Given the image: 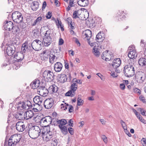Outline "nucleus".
Masks as SVG:
<instances>
[{"instance_id": "nucleus-1", "label": "nucleus", "mask_w": 146, "mask_h": 146, "mask_svg": "<svg viewBox=\"0 0 146 146\" xmlns=\"http://www.w3.org/2000/svg\"><path fill=\"white\" fill-rule=\"evenodd\" d=\"M135 70L134 64L129 63L125 65L124 68L123 73L125 76L127 77L133 76L135 74Z\"/></svg>"}, {"instance_id": "nucleus-2", "label": "nucleus", "mask_w": 146, "mask_h": 146, "mask_svg": "<svg viewBox=\"0 0 146 146\" xmlns=\"http://www.w3.org/2000/svg\"><path fill=\"white\" fill-rule=\"evenodd\" d=\"M40 128L38 126H35L32 127L29 129V135L31 138L35 139L40 135Z\"/></svg>"}, {"instance_id": "nucleus-3", "label": "nucleus", "mask_w": 146, "mask_h": 146, "mask_svg": "<svg viewBox=\"0 0 146 146\" xmlns=\"http://www.w3.org/2000/svg\"><path fill=\"white\" fill-rule=\"evenodd\" d=\"M12 18L14 22L19 23L22 22L23 17L21 13L18 11L13 12L12 15Z\"/></svg>"}, {"instance_id": "nucleus-4", "label": "nucleus", "mask_w": 146, "mask_h": 146, "mask_svg": "<svg viewBox=\"0 0 146 146\" xmlns=\"http://www.w3.org/2000/svg\"><path fill=\"white\" fill-rule=\"evenodd\" d=\"M78 88V85L75 82L73 83L70 87V90L65 94V96L72 97L76 94L75 92Z\"/></svg>"}, {"instance_id": "nucleus-5", "label": "nucleus", "mask_w": 146, "mask_h": 146, "mask_svg": "<svg viewBox=\"0 0 146 146\" xmlns=\"http://www.w3.org/2000/svg\"><path fill=\"white\" fill-rule=\"evenodd\" d=\"M54 74L50 70H45L43 73V77L44 79L47 82L52 81L54 79Z\"/></svg>"}, {"instance_id": "nucleus-6", "label": "nucleus", "mask_w": 146, "mask_h": 146, "mask_svg": "<svg viewBox=\"0 0 146 146\" xmlns=\"http://www.w3.org/2000/svg\"><path fill=\"white\" fill-rule=\"evenodd\" d=\"M51 35L50 30H49L46 31L43 39L44 44L45 46H48L51 44L52 40V38L50 36Z\"/></svg>"}, {"instance_id": "nucleus-7", "label": "nucleus", "mask_w": 146, "mask_h": 146, "mask_svg": "<svg viewBox=\"0 0 146 146\" xmlns=\"http://www.w3.org/2000/svg\"><path fill=\"white\" fill-rule=\"evenodd\" d=\"M145 78V74L143 72H139L135 75V80L137 83L143 84Z\"/></svg>"}, {"instance_id": "nucleus-8", "label": "nucleus", "mask_w": 146, "mask_h": 146, "mask_svg": "<svg viewBox=\"0 0 146 146\" xmlns=\"http://www.w3.org/2000/svg\"><path fill=\"white\" fill-rule=\"evenodd\" d=\"M52 118L49 116H46L42 118L40 121V124L44 127L49 126L52 121Z\"/></svg>"}, {"instance_id": "nucleus-9", "label": "nucleus", "mask_w": 146, "mask_h": 146, "mask_svg": "<svg viewBox=\"0 0 146 146\" xmlns=\"http://www.w3.org/2000/svg\"><path fill=\"white\" fill-rule=\"evenodd\" d=\"M42 42L38 39H36L32 42L31 44V46L35 50L38 51L42 48Z\"/></svg>"}, {"instance_id": "nucleus-10", "label": "nucleus", "mask_w": 146, "mask_h": 146, "mask_svg": "<svg viewBox=\"0 0 146 146\" xmlns=\"http://www.w3.org/2000/svg\"><path fill=\"white\" fill-rule=\"evenodd\" d=\"M53 103L54 101L51 98L46 99L44 102V107L47 109H50L53 106Z\"/></svg>"}, {"instance_id": "nucleus-11", "label": "nucleus", "mask_w": 146, "mask_h": 146, "mask_svg": "<svg viewBox=\"0 0 146 146\" xmlns=\"http://www.w3.org/2000/svg\"><path fill=\"white\" fill-rule=\"evenodd\" d=\"M38 92H39V94L42 96H46L48 93V89H47L44 86H43L39 87L38 89Z\"/></svg>"}, {"instance_id": "nucleus-12", "label": "nucleus", "mask_w": 146, "mask_h": 146, "mask_svg": "<svg viewBox=\"0 0 146 146\" xmlns=\"http://www.w3.org/2000/svg\"><path fill=\"white\" fill-rule=\"evenodd\" d=\"M16 127L17 130L19 132H23L25 128L24 123L21 121H18L16 123Z\"/></svg>"}, {"instance_id": "nucleus-13", "label": "nucleus", "mask_w": 146, "mask_h": 146, "mask_svg": "<svg viewBox=\"0 0 146 146\" xmlns=\"http://www.w3.org/2000/svg\"><path fill=\"white\" fill-rule=\"evenodd\" d=\"M4 23V27L6 30L10 31L13 28V25L11 21H6Z\"/></svg>"}, {"instance_id": "nucleus-14", "label": "nucleus", "mask_w": 146, "mask_h": 146, "mask_svg": "<svg viewBox=\"0 0 146 146\" xmlns=\"http://www.w3.org/2000/svg\"><path fill=\"white\" fill-rule=\"evenodd\" d=\"M131 48L130 46L129 47V49L130 51L128 52V56L130 58L133 59L136 58L137 56V54L135 50L133 49H130Z\"/></svg>"}, {"instance_id": "nucleus-15", "label": "nucleus", "mask_w": 146, "mask_h": 146, "mask_svg": "<svg viewBox=\"0 0 146 146\" xmlns=\"http://www.w3.org/2000/svg\"><path fill=\"white\" fill-rule=\"evenodd\" d=\"M35 103L31 106V108L35 112H37L40 111L42 109L41 105Z\"/></svg>"}, {"instance_id": "nucleus-16", "label": "nucleus", "mask_w": 146, "mask_h": 146, "mask_svg": "<svg viewBox=\"0 0 146 146\" xmlns=\"http://www.w3.org/2000/svg\"><path fill=\"white\" fill-rule=\"evenodd\" d=\"M15 47L12 45L8 46L6 50V52L8 55L9 56L13 55L15 52Z\"/></svg>"}, {"instance_id": "nucleus-17", "label": "nucleus", "mask_w": 146, "mask_h": 146, "mask_svg": "<svg viewBox=\"0 0 146 146\" xmlns=\"http://www.w3.org/2000/svg\"><path fill=\"white\" fill-rule=\"evenodd\" d=\"M14 58L16 60L15 61L19 62L22 61L24 58V55L23 53H17L15 55H13Z\"/></svg>"}, {"instance_id": "nucleus-18", "label": "nucleus", "mask_w": 146, "mask_h": 146, "mask_svg": "<svg viewBox=\"0 0 146 146\" xmlns=\"http://www.w3.org/2000/svg\"><path fill=\"white\" fill-rule=\"evenodd\" d=\"M109 52H110L108 50H107L106 51L102 53V58L103 60H106V61H108L110 60L111 59V58H109L108 57V56H110L111 57H112L111 55L110 54V53H108Z\"/></svg>"}, {"instance_id": "nucleus-19", "label": "nucleus", "mask_w": 146, "mask_h": 146, "mask_svg": "<svg viewBox=\"0 0 146 146\" xmlns=\"http://www.w3.org/2000/svg\"><path fill=\"white\" fill-rule=\"evenodd\" d=\"M121 63L120 59L119 58H117L113 60L112 66L114 68L116 69L120 66Z\"/></svg>"}, {"instance_id": "nucleus-20", "label": "nucleus", "mask_w": 146, "mask_h": 146, "mask_svg": "<svg viewBox=\"0 0 146 146\" xmlns=\"http://www.w3.org/2000/svg\"><path fill=\"white\" fill-rule=\"evenodd\" d=\"M42 97L41 96H36L33 98V101L35 103L41 105L42 102Z\"/></svg>"}, {"instance_id": "nucleus-21", "label": "nucleus", "mask_w": 146, "mask_h": 146, "mask_svg": "<svg viewBox=\"0 0 146 146\" xmlns=\"http://www.w3.org/2000/svg\"><path fill=\"white\" fill-rule=\"evenodd\" d=\"M63 67L62 63L60 62H57L54 65V69L56 72H58L61 70Z\"/></svg>"}, {"instance_id": "nucleus-22", "label": "nucleus", "mask_w": 146, "mask_h": 146, "mask_svg": "<svg viewBox=\"0 0 146 146\" xmlns=\"http://www.w3.org/2000/svg\"><path fill=\"white\" fill-rule=\"evenodd\" d=\"M24 114L25 119L26 120L31 118L33 116L34 114L33 111L30 110H28L24 112Z\"/></svg>"}, {"instance_id": "nucleus-23", "label": "nucleus", "mask_w": 146, "mask_h": 146, "mask_svg": "<svg viewBox=\"0 0 146 146\" xmlns=\"http://www.w3.org/2000/svg\"><path fill=\"white\" fill-rule=\"evenodd\" d=\"M15 117L18 120H23L25 119L24 112L22 111L17 113Z\"/></svg>"}, {"instance_id": "nucleus-24", "label": "nucleus", "mask_w": 146, "mask_h": 146, "mask_svg": "<svg viewBox=\"0 0 146 146\" xmlns=\"http://www.w3.org/2000/svg\"><path fill=\"white\" fill-rule=\"evenodd\" d=\"M48 93L51 94H52L55 92H56L58 90V87L55 85L50 86L48 88Z\"/></svg>"}, {"instance_id": "nucleus-25", "label": "nucleus", "mask_w": 146, "mask_h": 146, "mask_svg": "<svg viewBox=\"0 0 146 146\" xmlns=\"http://www.w3.org/2000/svg\"><path fill=\"white\" fill-rule=\"evenodd\" d=\"M13 139V140H14V143L15 145L18 143L20 140L21 137L19 135L15 134L11 136Z\"/></svg>"}, {"instance_id": "nucleus-26", "label": "nucleus", "mask_w": 146, "mask_h": 146, "mask_svg": "<svg viewBox=\"0 0 146 146\" xmlns=\"http://www.w3.org/2000/svg\"><path fill=\"white\" fill-rule=\"evenodd\" d=\"M78 4L82 7H85L88 5V0H79L77 2Z\"/></svg>"}, {"instance_id": "nucleus-27", "label": "nucleus", "mask_w": 146, "mask_h": 146, "mask_svg": "<svg viewBox=\"0 0 146 146\" xmlns=\"http://www.w3.org/2000/svg\"><path fill=\"white\" fill-rule=\"evenodd\" d=\"M84 34L86 36L88 40H89L90 38L91 37L92 33L91 31L89 29L87 30L84 32Z\"/></svg>"}, {"instance_id": "nucleus-28", "label": "nucleus", "mask_w": 146, "mask_h": 146, "mask_svg": "<svg viewBox=\"0 0 146 146\" xmlns=\"http://www.w3.org/2000/svg\"><path fill=\"white\" fill-rule=\"evenodd\" d=\"M104 39V37L102 36L101 32H99L96 35V40L98 42H101L103 41Z\"/></svg>"}, {"instance_id": "nucleus-29", "label": "nucleus", "mask_w": 146, "mask_h": 146, "mask_svg": "<svg viewBox=\"0 0 146 146\" xmlns=\"http://www.w3.org/2000/svg\"><path fill=\"white\" fill-rule=\"evenodd\" d=\"M68 80L67 76L64 74H61L59 78V80L62 83H63L66 81Z\"/></svg>"}, {"instance_id": "nucleus-30", "label": "nucleus", "mask_w": 146, "mask_h": 146, "mask_svg": "<svg viewBox=\"0 0 146 146\" xmlns=\"http://www.w3.org/2000/svg\"><path fill=\"white\" fill-rule=\"evenodd\" d=\"M39 81L38 80L34 81L31 84V87L32 88L35 89L39 86Z\"/></svg>"}, {"instance_id": "nucleus-31", "label": "nucleus", "mask_w": 146, "mask_h": 146, "mask_svg": "<svg viewBox=\"0 0 146 146\" xmlns=\"http://www.w3.org/2000/svg\"><path fill=\"white\" fill-rule=\"evenodd\" d=\"M57 122L58 124V127L62 125V126H65L67 123V121L66 119H62L61 120H58L57 121Z\"/></svg>"}, {"instance_id": "nucleus-32", "label": "nucleus", "mask_w": 146, "mask_h": 146, "mask_svg": "<svg viewBox=\"0 0 146 146\" xmlns=\"http://www.w3.org/2000/svg\"><path fill=\"white\" fill-rule=\"evenodd\" d=\"M138 63L140 66H143L146 65V59L143 58H140L139 60Z\"/></svg>"}, {"instance_id": "nucleus-33", "label": "nucleus", "mask_w": 146, "mask_h": 146, "mask_svg": "<svg viewBox=\"0 0 146 146\" xmlns=\"http://www.w3.org/2000/svg\"><path fill=\"white\" fill-rule=\"evenodd\" d=\"M39 7V3L37 1H34L33 3L32 6V9L33 11H36Z\"/></svg>"}, {"instance_id": "nucleus-34", "label": "nucleus", "mask_w": 146, "mask_h": 146, "mask_svg": "<svg viewBox=\"0 0 146 146\" xmlns=\"http://www.w3.org/2000/svg\"><path fill=\"white\" fill-rule=\"evenodd\" d=\"M62 133L64 135H66L68 133V131L67 127L65 126H62V125L59 127Z\"/></svg>"}, {"instance_id": "nucleus-35", "label": "nucleus", "mask_w": 146, "mask_h": 146, "mask_svg": "<svg viewBox=\"0 0 146 146\" xmlns=\"http://www.w3.org/2000/svg\"><path fill=\"white\" fill-rule=\"evenodd\" d=\"M93 52L95 56L97 57H98L100 54V52L99 51V49L96 48V46H95L93 48Z\"/></svg>"}, {"instance_id": "nucleus-36", "label": "nucleus", "mask_w": 146, "mask_h": 146, "mask_svg": "<svg viewBox=\"0 0 146 146\" xmlns=\"http://www.w3.org/2000/svg\"><path fill=\"white\" fill-rule=\"evenodd\" d=\"M42 18L41 17H38L36 20L33 23L32 25L33 26H35L40 23V21L42 20Z\"/></svg>"}, {"instance_id": "nucleus-37", "label": "nucleus", "mask_w": 146, "mask_h": 146, "mask_svg": "<svg viewBox=\"0 0 146 146\" xmlns=\"http://www.w3.org/2000/svg\"><path fill=\"white\" fill-rule=\"evenodd\" d=\"M80 96H81L80 95H79L78 96V97L77 99V105L78 106H82L84 103V101L83 100L81 99Z\"/></svg>"}, {"instance_id": "nucleus-38", "label": "nucleus", "mask_w": 146, "mask_h": 146, "mask_svg": "<svg viewBox=\"0 0 146 146\" xmlns=\"http://www.w3.org/2000/svg\"><path fill=\"white\" fill-rule=\"evenodd\" d=\"M137 110L141 112V114L143 116H146V111L143 108H138Z\"/></svg>"}, {"instance_id": "nucleus-39", "label": "nucleus", "mask_w": 146, "mask_h": 146, "mask_svg": "<svg viewBox=\"0 0 146 146\" xmlns=\"http://www.w3.org/2000/svg\"><path fill=\"white\" fill-rule=\"evenodd\" d=\"M11 30H13L12 32H13L14 34H17L19 31V29L18 27L15 26H13V28Z\"/></svg>"}, {"instance_id": "nucleus-40", "label": "nucleus", "mask_w": 146, "mask_h": 146, "mask_svg": "<svg viewBox=\"0 0 146 146\" xmlns=\"http://www.w3.org/2000/svg\"><path fill=\"white\" fill-rule=\"evenodd\" d=\"M13 139L11 136L10 137L8 140V145L9 146H15L14 143V140H13Z\"/></svg>"}, {"instance_id": "nucleus-41", "label": "nucleus", "mask_w": 146, "mask_h": 146, "mask_svg": "<svg viewBox=\"0 0 146 146\" xmlns=\"http://www.w3.org/2000/svg\"><path fill=\"white\" fill-rule=\"evenodd\" d=\"M27 48V46L25 44H23L21 47V50L22 53H25L26 51V49Z\"/></svg>"}, {"instance_id": "nucleus-42", "label": "nucleus", "mask_w": 146, "mask_h": 146, "mask_svg": "<svg viewBox=\"0 0 146 146\" xmlns=\"http://www.w3.org/2000/svg\"><path fill=\"white\" fill-rule=\"evenodd\" d=\"M67 106H68V109L69 112L70 113L74 111V108L73 106L68 104H67Z\"/></svg>"}, {"instance_id": "nucleus-43", "label": "nucleus", "mask_w": 146, "mask_h": 146, "mask_svg": "<svg viewBox=\"0 0 146 146\" xmlns=\"http://www.w3.org/2000/svg\"><path fill=\"white\" fill-rule=\"evenodd\" d=\"M19 107H21L22 109H27L26 107L27 105L23 102L20 103V104H19Z\"/></svg>"}, {"instance_id": "nucleus-44", "label": "nucleus", "mask_w": 146, "mask_h": 146, "mask_svg": "<svg viewBox=\"0 0 146 146\" xmlns=\"http://www.w3.org/2000/svg\"><path fill=\"white\" fill-rule=\"evenodd\" d=\"M139 99L140 101H142L143 103H146L145 97L143 95H141L140 96Z\"/></svg>"}, {"instance_id": "nucleus-45", "label": "nucleus", "mask_w": 146, "mask_h": 146, "mask_svg": "<svg viewBox=\"0 0 146 146\" xmlns=\"http://www.w3.org/2000/svg\"><path fill=\"white\" fill-rule=\"evenodd\" d=\"M133 91L134 93H137L138 95H140L141 94V91L140 90L137 88H134Z\"/></svg>"}, {"instance_id": "nucleus-46", "label": "nucleus", "mask_w": 146, "mask_h": 146, "mask_svg": "<svg viewBox=\"0 0 146 146\" xmlns=\"http://www.w3.org/2000/svg\"><path fill=\"white\" fill-rule=\"evenodd\" d=\"M55 56L54 55L52 54L50 55H47V56L46 58H49L50 61H51V60H53L55 58Z\"/></svg>"}, {"instance_id": "nucleus-47", "label": "nucleus", "mask_w": 146, "mask_h": 146, "mask_svg": "<svg viewBox=\"0 0 146 146\" xmlns=\"http://www.w3.org/2000/svg\"><path fill=\"white\" fill-rule=\"evenodd\" d=\"M101 138L105 143L106 144L107 143L108 140L107 139V137L105 135H102Z\"/></svg>"}, {"instance_id": "nucleus-48", "label": "nucleus", "mask_w": 146, "mask_h": 146, "mask_svg": "<svg viewBox=\"0 0 146 146\" xmlns=\"http://www.w3.org/2000/svg\"><path fill=\"white\" fill-rule=\"evenodd\" d=\"M120 123L123 129H127V126L125 123L122 120H121L120 121Z\"/></svg>"}, {"instance_id": "nucleus-49", "label": "nucleus", "mask_w": 146, "mask_h": 146, "mask_svg": "<svg viewBox=\"0 0 146 146\" xmlns=\"http://www.w3.org/2000/svg\"><path fill=\"white\" fill-rule=\"evenodd\" d=\"M67 104L66 103H65V105L63 104H61V108L65 110H67L68 108V106H67Z\"/></svg>"}, {"instance_id": "nucleus-50", "label": "nucleus", "mask_w": 146, "mask_h": 146, "mask_svg": "<svg viewBox=\"0 0 146 146\" xmlns=\"http://www.w3.org/2000/svg\"><path fill=\"white\" fill-rule=\"evenodd\" d=\"M68 130L70 134L72 135L74 134V129L72 128L71 127L68 128Z\"/></svg>"}, {"instance_id": "nucleus-51", "label": "nucleus", "mask_w": 146, "mask_h": 146, "mask_svg": "<svg viewBox=\"0 0 146 146\" xmlns=\"http://www.w3.org/2000/svg\"><path fill=\"white\" fill-rule=\"evenodd\" d=\"M78 11H75L73 13V18L76 19V18L78 17Z\"/></svg>"}, {"instance_id": "nucleus-52", "label": "nucleus", "mask_w": 146, "mask_h": 146, "mask_svg": "<svg viewBox=\"0 0 146 146\" xmlns=\"http://www.w3.org/2000/svg\"><path fill=\"white\" fill-rule=\"evenodd\" d=\"M73 121L72 119H70L69 120L68 122V125L70 127H73Z\"/></svg>"}, {"instance_id": "nucleus-53", "label": "nucleus", "mask_w": 146, "mask_h": 146, "mask_svg": "<svg viewBox=\"0 0 146 146\" xmlns=\"http://www.w3.org/2000/svg\"><path fill=\"white\" fill-rule=\"evenodd\" d=\"M52 16V13L50 12H48L46 15V17L47 19H49L51 18Z\"/></svg>"}, {"instance_id": "nucleus-54", "label": "nucleus", "mask_w": 146, "mask_h": 146, "mask_svg": "<svg viewBox=\"0 0 146 146\" xmlns=\"http://www.w3.org/2000/svg\"><path fill=\"white\" fill-rule=\"evenodd\" d=\"M64 63L65 64V68L68 69L69 68V66L68 63L66 61L64 60Z\"/></svg>"}, {"instance_id": "nucleus-55", "label": "nucleus", "mask_w": 146, "mask_h": 146, "mask_svg": "<svg viewBox=\"0 0 146 146\" xmlns=\"http://www.w3.org/2000/svg\"><path fill=\"white\" fill-rule=\"evenodd\" d=\"M110 74L113 78H116L117 76V73H115V72H111L110 73Z\"/></svg>"}, {"instance_id": "nucleus-56", "label": "nucleus", "mask_w": 146, "mask_h": 146, "mask_svg": "<svg viewBox=\"0 0 146 146\" xmlns=\"http://www.w3.org/2000/svg\"><path fill=\"white\" fill-rule=\"evenodd\" d=\"M47 50H45L43 51L42 52V53L44 54L43 55H44V57H45V58H47V55H49V53L48 54V53L47 52Z\"/></svg>"}, {"instance_id": "nucleus-57", "label": "nucleus", "mask_w": 146, "mask_h": 146, "mask_svg": "<svg viewBox=\"0 0 146 146\" xmlns=\"http://www.w3.org/2000/svg\"><path fill=\"white\" fill-rule=\"evenodd\" d=\"M52 137V135H46V139L47 141H49Z\"/></svg>"}, {"instance_id": "nucleus-58", "label": "nucleus", "mask_w": 146, "mask_h": 146, "mask_svg": "<svg viewBox=\"0 0 146 146\" xmlns=\"http://www.w3.org/2000/svg\"><path fill=\"white\" fill-rule=\"evenodd\" d=\"M74 81L75 82V83H76L77 84V83H78L79 84H82V82L80 81V80H76V78L74 79Z\"/></svg>"}, {"instance_id": "nucleus-59", "label": "nucleus", "mask_w": 146, "mask_h": 146, "mask_svg": "<svg viewBox=\"0 0 146 146\" xmlns=\"http://www.w3.org/2000/svg\"><path fill=\"white\" fill-rule=\"evenodd\" d=\"M19 23H20V25L21 28H24L25 27V25L24 23L21 22Z\"/></svg>"}, {"instance_id": "nucleus-60", "label": "nucleus", "mask_w": 146, "mask_h": 146, "mask_svg": "<svg viewBox=\"0 0 146 146\" xmlns=\"http://www.w3.org/2000/svg\"><path fill=\"white\" fill-rule=\"evenodd\" d=\"M120 88L122 90H124L125 89V85L124 84H121L120 85Z\"/></svg>"}, {"instance_id": "nucleus-61", "label": "nucleus", "mask_w": 146, "mask_h": 146, "mask_svg": "<svg viewBox=\"0 0 146 146\" xmlns=\"http://www.w3.org/2000/svg\"><path fill=\"white\" fill-rule=\"evenodd\" d=\"M139 120L143 123L146 124V121L143 118L142 116L141 117V119Z\"/></svg>"}, {"instance_id": "nucleus-62", "label": "nucleus", "mask_w": 146, "mask_h": 146, "mask_svg": "<svg viewBox=\"0 0 146 146\" xmlns=\"http://www.w3.org/2000/svg\"><path fill=\"white\" fill-rule=\"evenodd\" d=\"M64 40L61 38H60L59 39V45H62L64 43Z\"/></svg>"}, {"instance_id": "nucleus-63", "label": "nucleus", "mask_w": 146, "mask_h": 146, "mask_svg": "<svg viewBox=\"0 0 146 146\" xmlns=\"http://www.w3.org/2000/svg\"><path fill=\"white\" fill-rule=\"evenodd\" d=\"M46 6V1H44L43 2L42 4V10H43L44 9H45V7Z\"/></svg>"}, {"instance_id": "nucleus-64", "label": "nucleus", "mask_w": 146, "mask_h": 146, "mask_svg": "<svg viewBox=\"0 0 146 146\" xmlns=\"http://www.w3.org/2000/svg\"><path fill=\"white\" fill-rule=\"evenodd\" d=\"M88 44L91 46H94V45L95 44V43H96V42H92V43H90V41L89 40H88Z\"/></svg>"}]
</instances>
